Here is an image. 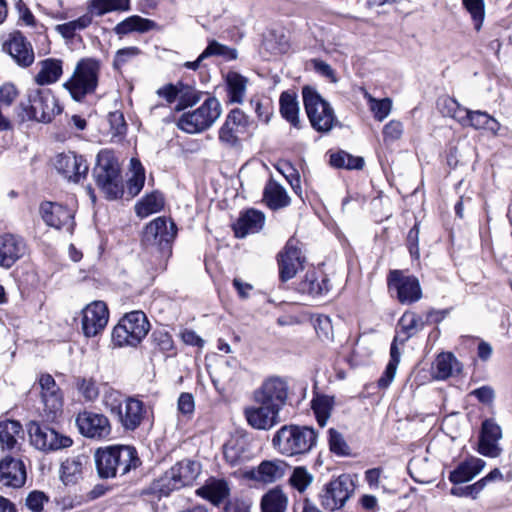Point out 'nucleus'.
I'll return each instance as SVG.
<instances>
[{
	"instance_id": "nucleus-1",
	"label": "nucleus",
	"mask_w": 512,
	"mask_h": 512,
	"mask_svg": "<svg viewBox=\"0 0 512 512\" xmlns=\"http://www.w3.org/2000/svg\"><path fill=\"white\" fill-rule=\"evenodd\" d=\"M98 474L101 478L122 477L140 466L137 451L132 446L108 447L95 454Z\"/></svg>"
},
{
	"instance_id": "nucleus-2",
	"label": "nucleus",
	"mask_w": 512,
	"mask_h": 512,
	"mask_svg": "<svg viewBox=\"0 0 512 512\" xmlns=\"http://www.w3.org/2000/svg\"><path fill=\"white\" fill-rule=\"evenodd\" d=\"M317 432L308 426L284 425L273 436L272 445L288 457L310 452L317 443Z\"/></svg>"
},
{
	"instance_id": "nucleus-3",
	"label": "nucleus",
	"mask_w": 512,
	"mask_h": 512,
	"mask_svg": "<svg viewBox=\"0 0 512 512\" xmlns=\"http://www.w3.org/2000/svg\"><path fill=\"white\" fill-rule=\"evenodd\" d=\"M62 112L58 99L50 89L34 88L27 91V101L18 106L21 121L35 120L49 123Z\"/></svg>"
},
{
	"instance_id": "nucleus-4",
	"label": "nucleus",
	"mask_w": 512,
	"mask_h": 512,
	"mask_svg": "<svg viewBox=\"0 0 512 512\" xmlns=\"http://www.w3.org/2000/svg\"><path fill=\"white\" fill-rule=\"evenodd\" d=\"M101 62L95 58H82L76 64L70 79L63 86L75 101L95 92L98 86Z\"/></svg>"
},
{
	"instance_id": "nucleus-5",
	"label": "nucleus",
	"mask_w": 512,
	"mask_h": 512,
	"mask_svg": "<svg viewBox=\"0 0 512 512\" xmlns=\"http://www.w3.org/2000/svg\"><path fill=\"white\" fill-rule=\"evenodd\" d=\"M97 186L108 199H117L122 195L119 163L110 150H101L93 170Z\"/></svg>"
},
{
	"instance_id": "nucleus-6",
	"label": "nucleus",
	"mask_w": 512,
	"mask_h": 512,
	"mask_svg": "<svg viewBox=\"0 0 512 512\" xmlns=\"http://www.w3.org/2000/svg\"><path fill=\"white\" fill-rule=\"evenodd\" d=\"M222 107L215 97L207 98L198 108L184 112L177 120V127L189 134L209 129L220 117Z\"/></svg>"
},
{
	"instance_id": "nucleus-7",
	"label": "nucleus",
	"mask_w": 512,
	"mask_h": 512,
	"mask_svg": "<svg viewBox=\"0 0 512 512\" xmlns=\"http://www.w3.org/2000/svg\"><path fill=\"white\" fill-rule=\"evenodd\" d=\"M150 324L142 311H132L125 316L114 327L112 340L115 345L137 346L148 334Z\"/></svg>"
},
{
	"instance_id": "nucleus-8",
	"label": "nucleus",
	"mask_w": 512,
	"mask_h": 512,
	"mask_svg": "<svg viewBox=\"0 0 512 512\" xmlns=\"http://www.w3.org/2000/svg\"><path fill=\"white\" fill-rule=\"evenodd\" d=\"M303 102L312 127L319 132H329L336 123L330 104L311 87L302 90Z\"/></svg>"
},
{
	"instance_id": "nucleus-9",
	"label": "nucleus",
	"mask_w": 512,
	"mask_h": 512,
	"mask_svg": "<svg viewBox=\"0 0 512 512\" xmlns=\"http://www.w3.org/2000/svg\"><path fill=\"white\" fill-rule=\"evenodd\" d=\"M176 225L170 222L168 227L164 217H158L146 225L142 243L148 249H156L163 254L170 253V246L176 236Z\"/></svg>"
},
{
	"instance_id": "nucleus-10",
	"label": "nucleus",
	"mask_w": 512,
	"mask_h": 512,
	"mask_svg": "<svg viewBox=\"0 0 512 512\" xmlns=\"http://www.w3.org/2000/svg\"><path fill=\"white\" fill-rule=\"evenodd\" d=\"M31 444L41 451H55L68 448L73 444L70 437L61 435L54 429L31 421L27 425Z\"/></svg>"
},
{
	"instance_id": "nucleus-11",
	"label": "nucleus",
	"mask_w": 512,
	"mask_h": 512,
	"mask_svg": "<svg viewBox=\"0 0 512 512\" xmlns=\"http://www.w3.org/2000/svg\"><path fill=\"white\" fill-rule=\"evenodd\" d=\"M288 396L287 383L280 377H270L254 392L257 404H268L281 411Z\"/></svg>"
},
{
	"instance_id": "nucleus-12",
	"label": "nucleus",
	"mask_w": 512,
	"mask_h": 512,
	"mask_svg": "<svg viewBox=\"0 0 512 512\" xmlns=\"http://www.w3.org/2000/svg\"><path fill=\"white\" fill-rule=\"evenodd\" d=\"M54 167L64 178L75 183L84 179L89 169L86 160L81 155L71 151L56 155Z\"/></svg>"
},
{
	"instance_id": "nucleus-13",
	"label": "nucleus",
	"mask_w": 512,
	"mask_h": 512,
	"mask_svg": "<svg viewBox=\"0 0 512 512\" xmlns=\"http://www.w3.org/2000/svg\"><path fill=\"white\" fill-rule=\"evenodd\" d=\"M76 425L79 432L91 439L101 440L111 433V425L106 416L90 411H84L77 415Z\"/></svg>"
},
{
	"instance_id": "nucleus-14",
	"label": "nucleus",
	"mask_w": 512,
	"mask_h": 512,
	"mask_svg": "<svg viewBox=\"0 0 512 512\" xmlns=\"http://www.w3.org/2000/svg\"><path fill=\"white\" fill-rule=\"evenodd\" d=\"M43 221L50 227L72 234L75 222L73 211L53 202H44L40 206Z\"/></svg>"
},
{
	"instance_id": "nucleus-15",
	"label": "nucleus",
	"mask_w": 512,
	"mask_h": 512,
	"mask_svg": "<svg viewBox=\"0 0 512 512\" xmlns=\"http://www.w3.org/2000/svg\"><path fill=\"white\" fill-rule=\"evenodd\" d=\"M82 330L87 337H94L104 330L109 311L103 301H94L82 310Z\"/></svg>"
},
{
	"instance_id": "nucleus-16",
	"label": "nucleus",
	"mask_w": 512,
	"mask_h": 512,
	"mask_svg": "<svg viewBox=\"0 0 512 512\" xmlns=\"http://www.w3.org/2000/svg\"><path fill=\"white\" fill-rule=\"evenodd\" d=\"M353 491V482H327L320 492V503L329 511L341 509Z\"/></svg>"
},
{
	"instance_id": "nucleus-17",
	"label": "nucleus",
	"mask_w": 512,
	"mask_h": 512,
	"mask_svg": "<svg viewBox=\"0 0 512 512\" xmlns=\"http://www.w3.org/2000/svg\"><path fill=\"white\" fill-rule=\"evenodd\" d=\"M248 117L240 109H233L227 115L219 129V140L226 146L234 147L239 144V135L246 131Z\"/></svg>"
},
{
	"instance_id": "nucleus-18",
	"label": "nucleus",
	"mask_w": 512,
	"mask_h": 512,
	"mask_svg": "<svg viewBox=\"0 0 512 512\" xmlns=\"http://www.w3.org/2000/svg\"><path fill=\"white\" fill-rule=\"evenodd\" d=\"M3 49L22 67H28L34 62L32 45L19 31L9 35V38L3 43Z\"/></svg>"
},
{
	"instance_id": "nucleus-19",
	"label": "nucleus",
	"mask_w": 512,
	"mask_h": 512,
	"mask_svg": "<svg viewBox=\"0 0 512 512\" xmlns=\"http://www.w3.org/2000/svg\"><path fill=\"white\" fill-rule=\"evenodd\" d=\"M278 263L280 279L283 282L292 279L302 268L303 258L296 240L290 239L286 243L284 250L279 254Z\"/></svg>"
},
{
	"instance_id": "nucleus-20",
	"label": "nucleus",
	"mask_w": 512,
	"mask_h": 512,
	"mask_svg": "<svg viewBox=\"0 0 512 512\" xmlns=\"http://www.w3.org/2000/svg\"><path fill=\"white\" fill-rule=\"evenodd\" d=\"M389 289L396 292L398 300L410 304L416 300V278L401 270H392L388 276Z\"/></svg>"
},
{
	"instance_id": "nucleus-21",
	"label": "nucleus",
	"mask_w": 512,
	"mask_h": 512,
	"mask_svg": "<svg viewBox=\"0 0 512 512\" xmlns=\"http://www.w3.org/2000/svg\"><path fill=\"white\" fill-rule=\"evenodd\" d=\"M258 405L257 407H248L244 411L249 425L255 429L269 430L280 422V411L268 404Z\"/></svg>"
},
{
	"instance_id": "nucleus-22",
	"label": "nucleus",
	"mask_w": 512,
	"mask_h": 512,
	"mask_svg": "<svg viewBox=\"0 0 512 512\" xmlns=\"http://www.w3.org/2000/svg\"><path fill=\"white\" fill-rule=\"evenodd\" d=\"M289 470V465L283 460H264L257 468L245 471L243 476L247 480H279L283 478Z\"/></svg>"
},
{
	"instance_id": "nucleus-23",
	"label": "nucleus",
	"mask_w": 512,
	"mask_h": 512,
	"mask_svg": "<svg viewBox=\"0 0 512 512\" xmlns=\"http://www.w3.org/2000/svg\"><path fill=\"white\" fill-rule=\"evenodd\" d=\"M240 364L235 358L221 360L210 373L215 388L223 392L230 388L239 374Z\"/></svg>"
},
{
	"instance_id": "nucleus-24",
	"label": "nucleus",
	"mask_w": 512,
	"mask_h": 512,
	"mask_svg": "<svg viewBox=\"0 0 512 512\" xmlns=\"http://www.w3.org/2000/svg\"><path fill=\"white\" fill-rule=\"evenodd\" d=\"M26 251L24 241L15 235L5 234L0 236V266L10 268L20 259Z\"/></svg>"
},
{
	"instance_id": "nucleus-25",
	"label": "nucleus",
	"mask_w": 512,
	"mask_h": 512,
	"mask_svg": "<svg viewBox=\"0 0 512 512\" xmlns=\"http://www.w3.org/2000/svg\"><path fill=\"white\" fill-rule=\"evenodd\" d=\"M264 223L265 215L261 211L249 209L240 215L233 228L236 237L244 238L248 234L258 233Z\"/></svg>"
},
{
	"instance_id": "nucleus-26",
	"label": "nucleus",
	"mask_w": 512,
	"mask_h": 512,
	"mask_svg": "<svg viewBox=\"0 0 512 512\" xmlns=\"http://www.w3.org/2000/svg\"><path fill=\"white\" fill-rule=\"evenodd\" d=\"M144 413L143 402L130 397L125 400L124 411L122 409L117 418L125 429L135 430L141 424Z\"/></svg>"
},
{
	"instance_id": "nucleus-27",
	"label": "nucleus",
	"mask_w": 512,
	"mask_h": 512,
	"mask_svg": "<svg viewBox=\"0 0 512 512\" xmlns=\"http://www.w3.org/2000/svg\"><path fill=\"white\" fill-rule=\"evenodd\" d=\"M39 71L34 77L36 84L40 86L56 83L63 74V61L55 58H47L38 63Z\"/></svg>"
},
{
	"instance_id": "nucleus-28",
	"label": "nucleus",
	"mask_w": 512,
	"mask_h": 512,
	"mask_svg": "<svg viewBox=\"0 0 512 512\" xmlns=\"http://www.w3.org/2000/svg\"><path fill=\"white\" fill-rule=\"evenodd\" d=\"M24 431L20 422L15 420L0 421V446L3 450H14L19 447Z\"/></svg>"
},
{
	"instance_id": "nucleus-29",
	"label": "nucleus",
	"mask_w": 512,
	"mask_h": 512,
	"mask_svg": "<svg viewBox=\"0 0 512 512\" xmlns=\"http://www.w3.org/2000/svg\"><path fill=\"white\" fill-rule=\"evenodd\" d=\"M461 370V363L450 352L439 354L433 366L434 377L438 380H445L459 374Z\"/></svg>"
},
{
	"instance_id": "nucleus-30",
	"label": "nucleus",
	"mask_w": 512,
	"mask_h": 512,
	"mask_svg": "<svg viewBox=\"0 0 512 512\" xmlns=\"http://www.w3.org/2000/svg\"><path fill=\"white\" fill-rule=\"evenodd\" d=\"M201 474V464L185 459L173 465L165 473L166 480H196Z\"/></svg>"
},
{
	"instance_id": "nucleus-31",
	"label": "nucleus",
	"mask_w": 512,
	"mask_h": 512,
	"mask_svg": "<svg viewBox=\"0 0 512 512\" xmlns=\"http://www.w3.org/2000/svg\"><path fill=\"white\" fill-rule=\"evenodd\" d=\"M263 200L273 210L286 207L290 203L285 188L274 180H269L263 192Z\"/></svg>"
},
{
	"instance_id": "nucleus-32",
	"label": "nucleus",
	"mask_w": 512,
	"mask_h": 512,
	"mask_svg": "<svg viewBox=\"0 0 512 512\" xmlns=\"http://www.w3.org/2000/svg\"><path fill=\"white\" fill-rule=\"evenodd\" d=\"M223 454L226 461L232 465L248 459L250 456L248 440L245 437L231 438L224 445Z\"/></svg>"
},
{
	"instance_id": "nucleus-33",
	"label": "nucleus",
	"mask_w": 512,
	"mask_h": 512,
	"mask_svg": "<svg viewBox=\"0 0 512 512\" xmlns=\"http://www.w3.org/2000/svg\"><path fill=\"white\" fill-rule=\"evenodd\" d=\"M462 126H471L476 130L484 129L493 134H497L500 129V123L483 111H470L467 109V118L461 123Z\"/></svg>"
},
{
	"instance_id": "nucleus-34",
	"label": "nucleus",
	"mask_w": 512,
	"mask_h": 512,
	"mask_svg": "<svg viewBox=\"0 0 512 512\" xmlns=\"http://www.w3.org/2000/svg\"><path fill=\"white\" fill-rule=\"evenodd\" d=\"M485 465L484 460L470 457L458 464L450 473L449 480H472L482 472Z\"/></svg>"
},
{
	"instance_id": "nucleus-35",
	"label": "nucleus",
	"mask_w": 512,
	"mask_h": 512,
	"mask_svg": "<svg viewBox=\"0 0 512 512\" xmlns=\"http://www.w3.org/2000/svg\"><path fill=\"white\" fill-rule=\"evenodd\" d=\"M156 27L157 24L154 21L133 15L118 23L114 30L118 35H126L131 32L145 33Z\"/></svg>"
},
{
	"instance_id": "nucleus-36",
	"label": "nucleus",
	"mask_w": 512,
	"mask_h": 512,
	"mask_svg": "<svg viewBox=\"0 0 512 512\" xmlns=\"http://www.w3.org/2000/svg\"><path fill=\"white\" fill-rule=\"evenodd\" d=\"M229 101L242 103L246 95L248 79L238 72L230 71L226 75Z\"/></svg>"
},
{
	"instance_id": "nucleus-37",
	"label": "nucleus",
	"mask_w": 512,
	"mask_h": 512,
	"mask_svg": "<svg viewBox=\"0 0 512 512\" xmlns=\"http://www.w3.org/2000/svg\"><path fill=\"white\" fill-rule=\"evenodd\" d=\"M288 506V497L280 489L274 488L262 496L261 512H285Z\"/></svg>"
},
{
	"instance_id": "nucleus-38",
	"label": "nucleus",
	"mask_w": 512,
	"mask_h": 512,
	"mask_svg": "<svg viewBox=\"0 0 512 512\" xmlns=\"http://www.w3.org/2000/svg\"><path fill=\"white\" fill-rule=\"evenodd\" d=\"M26 468L22 460L5 457L0 461V480H26Z\"/></svg>"
},
{
	"instance_id": "nucleus-39",
	"label": "nucleus",
	"mask_w": 512,
	"mask_h": 512,
	"mask_svg": "<svg viewBox=\"0 0 512 512\" xmlns=\"http://www.w3.org/2000/svg\"><path fill=\"white\" fill-rule=\"evenodd\" d=\"M41 398L44 404V412L47 419L54 420L59 414L62 413L63 397L59 387L42 391Z\"/></svg>"
},
{
	"instance_id": "nucleus-40",
	"label": "nucleus",
	"mask_w": 512,
	"mask_h": 512,
	"mask_svg": "<svg viewBox=\"0 0 512 512\" xmlns=\"http://www.w3.org/2000/svg\"><path fill=\"white\" fill-rule=\"evenodd\" d=\"M197 494L218 506L227 499L230 489L227 486V482H209L207 485L197 489Z\"/></svg>"
},
{
	"instance_id": "nucleus-41",
	"label": "nucleus",
	"mask_w": 512,
	"mask_h": 512,
	"mask_svg": "<svg viewBox=\"0 0 512 512\" xmlns=\"http://www.w3.org/2000/svg\"><path fill=\"white\" fill-rule=\"evenodd\" d=\"M437 108L444 117H450L458 123L467 118V109L462 107L454 98L441 96L437 100Z\"/></svg>"
},
{
	"instance_id": "nucleus-42",
	"label": "nucleus",
	"mask_w": 512,
	"mask_h": 512,
	"mask_svg": "<svg viewBox=\"0 0 512 512\" xmlns=\"http://www.w3.org/2000/svg\"><path fill=\"white\" fill-rule=\"evenodd\" d=\"M416 334V313L413 311L405 312L397 325V332L392 345L397 347L398 343L403 344L409 338Z\"/></svg>"
},
{
	"instance_id": "nucleus-43",
	"label": "nucleus",
	"mask_w": 512,
	"mask_h": 512,
	"mask_svg": "<svg viewBox=\"0 0 512 512\" xmlns=\"http://www.w3.org/2000/svg\"><path fill=\"white\" fill-rule=\"evenodd\" d=\"M90 14L102 16L112 11L130 10V0H91L88 6Z\"/></svg>"
},
{
	"instance_id": "nucleus-44",
	"label": "nucleus",
	"mask_w": 512,
	"mask_h": 512,
	"mask_svg": "<svg viewBox=\"0 0 512 512\" xmlns=\"http://www.w3.org/2000/svg\"><path fill=\"white\" fill-rule=\"evenodd\" d=\"M164 207V197L159 192H152L141 199L135 206L137 216L145 218L161 211Z\"/></svg>"
},
{
	"instance_id": "nucleus-45",
	"label": "nucleus",
	"mask_w": 512,
	"mask_h": 512,
	"mask_svg": "<svg viewBox=\"0 0 512 512\" xmlns=\"http://www.w3.org/2000/svg\"><path fill=\"white\" fill-rule=\"evenodd\" d=\"M202 96V92L198 91L195 87L184 84L182 82L177 83V105L176 111H182L187 107L197 104Z\"/></svg>"
},
{
	"instance_id": "nucleus-46",
	"label": "nucleus",
	"mask_w": 512,
	"mask_h": 512,
	"mask_svg": "<svg viewBox=\"0 0 512 512\" xmlns=\"http://www.w3.org/2000/svg\"><path fill=\"white\" fill-rule=\"evenodd\" d=\"M329 281L326 278H322L319 281L315 272H309L306 274L305 279L300 283L299 290L302 293H306L312 297H318L326 294L329 291Z\"/></svg>"
},
{
	"instance_id": "nucleus-47",
	"label": "nucleus",
	"mask_w": 512,
	"mask_h": 512,
	"mask_svg": "<svg viewBox=\"0 0 512 512\" xmlns=\"http://www.w3.org/2000/svg\"><path fill=\"white\" fill-rule=\"evenodd\" d=\"M329 163L337 169L360 170L364 166V159L341 150L330 155Z\"/></svg>"
},
{
	"instance_id": "nucleus-48",
	"label": "nucleus",
	"mask_w": 512,
	"mask_h": 512,
	"mask_svg": "<svg viewBox=\"0 0 512 512\" xmlns=\"http://www.w3.org/2000/svg\"><path fill=\"white\" fill-rule=\"evenodd\" d=\"M281 115L294 127H299V106L296 97L288 92L280 96Z\"/></svg>"
},
{
	"instance_id": "nucleus-49",
	"label": "nucleus",
	"mask_w": 512,
	"mask_h": 512,
	"mask_svg": "<svg viewBox=\"0 0 512 512\" xmlns=\"http://www.w3.org/2000/svg\"><path fill=\"white\" fill-rule=\"evenodd\" d=\"M333 408V398L329 396H318L312 401V409L315 413L318 424L324 427L330 417Z\"/></svg>"
},
{
	"instance_id": "nucleus-50",
	"label": "nucleus",
	"mask_w": 512,
	"mask_h": 512,
	"mask_svg": "<svg viewBox=\"0 0 512 512\" xmlns=\"http://www.w3.org/2000/svg\"><path fill=\"white\" fill-rule=\"evenodd\" d=\"M211 56H220L227 61L237 58V51L234 48L219 43L216 40H210L208 46L200 54V59H206Z\"/></svg>"
},
{
	"instance_id": "nucleus-51",
	"label": "nucleus",
	"mask_w": 512,
	"mask_h": 512,
	"mask_svg": "<svg viewBox=\"0 0 512 512\" xmlns=\"http://www.w3.org/2000/svg\"><path fill=\"white\" fill-rule=\"evenodd\" d=\"M86 459L84 457H73L66 459L60 468L61 478H79L83 476Z\"/></svg>"
},
{
	"instance_id": "nucleus-52",
	"label": "nucleus",
	"mask_w": 512,
	"mask_h": 512,
	"mask_svg": "<svg viewBox=\"0 0 512 512\" xmlns=\"http://www.w3.org/2000/svg\"><path fill=\"white\" fill-rule=\"evenodd\" d=\"M390 356L391 359L387 364L383 375L378 380V386L383 389L387 388L393 381L400 361V353L395 345H391Z\"/></svg>"
},
{
	"instance_id": "nucleus-53",
	"label": "nucleus",
	"mask_w": 512,
	"mask_h": 512,
	"mask_svg": "<svg viewBox=\"0 0 512 512\" xmlns=\"http://www.w3.org/2000/svg\"><path fill=\"white\" fill-rule=\"evenodd\" d=\"M483 488L484 482H474L473 484H468V482H453L450 493L456 497L475 499Z\"/></svg>"
},
{
	"instance_id": "nucleus-54",
	"label": "nucleus",
	"mask_w": 512,
	"mask_h": 512,
	"mask_svg": "<svg viewBox=\"0 0 512 512\" xmlns=\"http://www.w3.org/2000/svg\"><path fill=\"white\" fill-rule=\"evenodd\" d=\"M124 396L113 388H107L103 393V405L116 417L121 414L122 405L125 402Z\"/></svg>"
},
{
	"instance_id": "nucleus-55",
	"label": "nucleus",
	"mask_w": 512,
	"mask_h": 512,
	"mask_svg": "<svg viewBox=\"0 0 512 512\" xmlns=\"http://www.w3.org/2000/svg\"><path fill=\"white\" fill-rule=\"evenodd\" d=\"M365 98L368 101L370 110L373 112L374 118L378 121H383L391 112L392 102L389 98L377 100L369 93H365Z\"/></svg>"
},
{
	"instance_id": "nucleus-56",
	"label": "nucleus",
	"mask_w": 512,
	"mask_h": 512,
	"mask_svg": "<svg viewBox=\"0 0 512 512\" xmlns=\"http://www.w3.org/2000/svg\"><path fill=\"white\" fill-rule=\"evenodd\" d=\"M76 388L87 402H94L100 393L99 386L93 378H78L76 380Z\"/></svg>"
},
{
	"instance_id": "nucleus-57",
	"label": "nucleus",
	"mask_w": 512,
	"mask_h": 512,
	"mask_svg": "<svg viewBox=\"0 0 512 512\" xmlns=\"http://www.w3.org/2000/svg\"><path fill=\"white\" fill-rule=\"evenodd\" d=\"M463 5L472 17L474 28L479 31L485 18L484 0H463Z\"/></svg>"
},
{
	"instance_id": "nucleus-58",
	"label": "nucleus",
	"mask_w": 512,
	"mask_h": 512,
	"mask_svg": "<svg viewBox=\"0 0 512 512\" xmlns=\"http://www.w3.org/2000/svg\"><path fill=\"white\" fill-rule=\"evenodd\" d=\"M329 447L330 450L337 455H348L349 447L343 436L333 428L329 429Z\"/></svg>"
},
{
	"instance_id": "nucleus-59",
	"label": "nucleus",
	"mask_w": 512,
	"mask_h": 512,
	"mask_svg": "<svg viewBox=\"0 0 512 512\" xmlns=\"http://www.w3.org/2000/svg\"><path fill=\"white\" fill-rule=\"evenodd\" d=\"M478 452L487 457H498L501 453V448L498 445V440H492L483 436L479 437Z\"/></svg>"
},
{
	"instance_id": "nucleus-60",
	"label": "nucleus",
	"mask_w": 512,
	"mask_h": 512,
	"mask_svg": "<svg viewBox=\"0 0 512 512\" xmlns=\"http://www.w3.org/2000/svg\"><path fill=\"white\" fill-rule=\"evenodd\" d=\"M140 54L138 47H126L119 49L113 59V68L120 70L130 59Z\"/></svg>"
},
{
	"instance_id": "nucleus-61",
	"label": "nucleus",
	"mask_w": 512,
	"mask_h": 512,
	"mask_svg": "<svg viewBox=\"0 0 512 512\" xmlns=\"http://www.w3.org/2000/svg\"><path fill=\"white\" fill-rule=\"evenodd\" d=\"M110 132L112 137L123 136L126 132V123L121 112H111L108 116Z\"/></svg>"
},
{
	"instance_id": "nucleus-62",
	"label": "nucleus",
	"mask_w": 512,
	"mask_h": 512,
	"mask_svg": "<svg viewBox=\"0 0 512 512\" xmlns=\"http://www.w3.org/2000/svg\"><path fill=\"white\" fill-rule=\"evenodd\" d=\"M19 95V91L12 83H5L0 86V108L11 106Z\"/></svg>"
},
{
	"instance_id": "nucleus-63",
	"label": "nucleus",
	"mask_w": 512,
	"mask_h": 512,
	"mask_svg": "<svg viewBox=\"0 0 512 512\" xmlns=\"http://www.w3.org/2000/svg\"><path fill=\"white\" fill-rule=\"evenodd\" d=\"M48 501V497L41 491H33L29 493L26 498V506L32 512H40L43 509V505Z\"/></svg>"
},
{
	"instance_id": "nucleus-64",
	"label": "nucleus",
	"mask_w": 512,
	"mask_h": 512,
	"mask_svg": "<svg viewBox=\"0 0 512 512\" xmlns=\"http://www.w3.org/2000/svg\"><path fill=\"white\" fill-rule=\"evenodd\" d=\"M155 345L163 352H169L173 349L174 343L171 335L165 331H155L152 334Z\"/></svg>"
}]
</instances>
